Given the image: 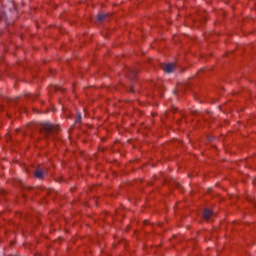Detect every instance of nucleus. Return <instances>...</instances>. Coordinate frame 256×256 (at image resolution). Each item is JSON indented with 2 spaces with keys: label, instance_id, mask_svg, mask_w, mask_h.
<instances>
[{
  "label": "nucleus",
  "instance_id": "9d476101",
  "mask_svg": "<svg viewBox=\"0 0 256 256\" xmlns=\"http://www.w3.org/2000/svg\"><path fill=\"white\" fill-rule=\"evenodd\" d=\"M53 89H54L55 91H59V87H57V86H54Z\"/></svg>",
  "mask_w": 256,
  "mask_h": 256
},
{
  "label": "nucleus",
  "instance_id": "9b49d317",
  "mask_svg": "<svg viewBox=\"0 0 256 256\" xmlns=\"http://www.w3.org/2000/svg\"><path fill=\"white\" fill-rule=\"evenodd\" d=\"M28 97H33V95H31V94H28Z\"/></svg>",
  "mask_w": 256,
  "mask_h": 256
},
{
  "label": "nucleus",
  "instance_id": "423d86ee",
  "mask_svg": "<svg viewBox=\"0 0 256 256\" xmlns=\"http://www.w3.org/2000/svg\"><path fill=\"white\" fill-rule=\"evenodd\" d=\"M108 15L107 14H98V21L102 23V21H105L107 19Z\"/></svg>",
  "mask_w": 256,
  "mask_h": 256
},
{
  "label": "nucleus",
  "instance_id": "1a4fd4ad",
  "mask_svg": "<svg viewBox=\"0 0 256 256\" xmlns=\"http://www.w3.org/2000/svg\"><path fill=\"white\" fill-rule=\"evenodd\" d=\"M130 93H135V89L133 88V86L130 88Z\"/></svg>",
  "mask_w": 256,
  "mask_h": 256
},
{
  "label": "nucleus",
  "instance_id": "6e6552de",
  "mask_svg": "<svg viewBox=\"0 0 256 256\" xmlns=\"http://www.w3.org/2000/svg\"><path fill=\"white\" fill-rule=\"evenodd\" d=\"M0 16H1V19H5V13L0 11Z\"/></svg>",
  "mask_w": 256,
  "mask_h": 256
},
{
  "label": "nucleus",
  "instance_id": "f257e3e1",
  "mask_svg": "<svg viewBox=\"0 0 256 256\" xmlns=\"http://www.w3.org/2000/svg\"><path fill=\"white\" fill-rule=\"evenodd\" d=\"M58 132H59V126H55L49 122L42 123L39 128L41 139H47L50 141H53V139L57 137Z\"/></svg>",
  "mask_w": 256,
  "mask_h": 256
},
{
  "label": "nucleus",
  "instance_id": "20e7f679",
  "mask_svg": "<svg viewBox=\"0 0 256 256\" xmlns=\"http://www.w3.org/2000/svg\"><path fill=\"white\" fill-rule=\"evenodd\" d=\"M34 177H36V179H43V177H45V171H43L42 169H37L34 172Z\"/></svg>",
  "mask_w": 256,
  "mask_h": 256
},
{
  "label": "nucleus",
  "instance_id": "7ed1b4c3",
  "mask_svg": "<svg viewBox=\"0 0 256 256\" xmlns=\"http://www.w3.org/2000/svg\"><path fill=\"white\" fill-rule=\"evenodd\" d=\"M127 77L130 81H133L137 77V70L135 69H128Z\"/></svg>",
  "mask_w": 256,
  "mask_h": 256
},
{
  "label": "nucleus",
  "instance_id": "0eeeda50",
  "mask_svg": "<svg viewBox=\"0 0 256 256\" xmlns=\"http://www.w3.org/2000/svg\"><path fill=\"white\" fill-rule=\"evenodd\" d=\"M81 119H83V117L81 116V114L78 113L76 116L75 123H81Z\"/></svg>",
  "mask_w": 256,
  "mask_h": 256
},
{
  "label": "nucleus",
  "instance_id": "f03ea898",
  "mask_svg": "<svg viewBox=\"0 0 256 256\" xmlns=\"http://www.w3.org/2000/svg\"><path fill=\"white\" fill-rule=\"evenodd\" d=\"M161 69H162L165 73H173V70L175 69V64H173V63L162 64V65H161Z\"/></svg>",
  "mask_w": 256,
  "mask_h": 256
},
{
  "label": "nucleus",
  "instance_id": "39448f33",
  "mask_svg": "<svg viewBox=\"0 0 256 256\" xmlns=\"http://www.w3.org/2000/svg\"><path fill=\"white\" fill-rule=\"evenodd\" d=\"M213 215V212L210 209H205L204 213H203V217L204 219H206V221H209V219L211 218V216Z\"/></svg>",
  "mask_w": 256,
  "mask_h": 256
},
{
  "label": "nucleus",
  "instance_id": "f8f14e48",
  "mask_svg": "<svg viewBox=\"0 0 256 256\" xmlns=\"http://www.w3.org/2000/svg\"><path fill=\"white\" fill-rule=\"evenodd\" d=\"M0 109H2V107L0 106Z\"/></svg>",
  "mask_w": 256,
  "mask_h": 256
}]
</instances>
